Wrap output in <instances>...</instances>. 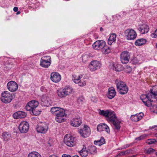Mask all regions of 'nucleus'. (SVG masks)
<instances>
[{"label":"nucleus","instance_id":"f257e3e1","mask_svg":"<svg viewBox=\"0 0 157 157\" xmlns=\"http://www.w3.org/2000/svg\"><path fill=\"white\" fill-rule=\"evenodd\" d=\"M99 113L100 115H103L107 117V120L108 122H112L115 130L118 131L121 128L120 122L117 120L113 111L109 110L105 111L100 110L99 111Z\"/></svg>","mask_w":157,"mask_h":157},{"label":"nucleus","instance_id":"f03ea898","mask_svg":"<svg viewBox=\"0 0 157 157\" xmlns=\"http://www.w3.org/2000/svg\"><path fill=\"white\" fill-rule=\"evenodd\" d=\"M117 91L121 94H126L128 91V88L126 84L121 80H117L115 81Z\"/></svg>","mask_w":157,"mask_h":157},{"label":"nucleus","instance_id":"7ed1b4c3","mask_svg":"<svg viewBox=\"0 0 157 157\" xmlns=\"http://www.w3.org/2000/svg\"><path fill=\"white\" fill-rule=\"evenodd\" d=\"M13 99V96L7 91H4L2 93L1 97V101L5 103H8L11 102Z\"/></svg>","mask_w":157,"mask_h":157},{"label":"nucleus","instance_id":"20e7f679","mask_svg":"<svg viewBox=\"0 0 157 157\" xmlns=\"http://www.w3.org/2000/svg\"><path fill=\"white\" fill-rule=\"evenodd\" d=\"M140 98L142 100L145 105L150 107L151 105V99L152 98L150 93L147 94H142L140 96Z\"/></svg>","mask_w":157,"mask_h":157},{"label":"nucleus","instance_id":"39448f33","mask_svg":"<svg viewBox=\"0 0 157 157\" xmlns=\"http://www.w3.org/2000/svg\"><path fill=\"white\" fill-rule=\"evenodd\" d=\"M65 115V111L63 108H60L56 113L55 119L56 121L58 122H62L64 121V118Z\"/></svg>","mask_w":157,"mask_h":157},{"label":"nucleus","instance_id":"423d86ee","mask_svg":"<svg viewBox=\"0 0 157 157\" xmlns=\"http://www.w3.org/2000/svg\"><path fill=\"white\" fill-rule=\"evenodd\" d=\"M65 144L68 146L73 147L76 144L74 138L70 135H66L64 138Z\"/></svg>","mask_w":157,"mask_h":157},{"label":"nucleus","instance_id":"0eeeda50","mask_svg":"<svg viewBox=\"0 0 157 157\" xmlns=\"http://www.w3.org/2000/svg\"><path fill=\"white\" fill-rule=\"evenodd\" d=\"M79 132L82 137L86 138L88 137L90 134V128L88 126L84 125L82 128L79 130Z\"/></svg>","mask_w":157,"mask_h":157},{"label":"nucleus","instance_id":"6e6552de","mask_svg":"<svg viewBox=\"0 0 157 157\" xmlns=\"http://www.w3.org/2000/svg\"><path fill=\"white\" fill-rule=\"evenodd\" d=\"M124 33L125 35L128 40L134 39L136 36V33L135 31L132 29H128L126 30Z\"/></svg>","mask_w":157,"mask_h":157},{"label":"nucleus","instance_id":"1a4fd4ad","mask_svg":"<svg viewBox=\"0 0 157 157\" xmlns=\"http://www.w3.org/2000/svg\"><path fill=\"white\" fill-rule=\"evenodd\" d=\"M101 66V64L98 61L94 60L90 62L88 67L90 71H93L100 69Z\"/></svg>","mask_w":157,"mask_h":157},{"label":"nucleus","instance_id":"9d476101","mask_svg":"<svg viewBox=\"0 0 157 157\" xmlns=\"http://www.w3.org/2000/svg\"><path fill=\"white\" fill-rule=\"evenodd\" d=\"M29 124L28 122L25 121L21 122L19 125L18 128L21 133H26L29 129Z\"/></svg>","mask_w":157,"mask_h":157},{"label":"nucleus","instance_id":"9b49d317","mask_svg":"<svg viewBox=\"0 0 157 157\" xmlns=\"http://www.w3.org/2000/svg\"><path fill=\"white\" fill-rule=\"evenodd\" d=\"M130 58V54L128 52L125 51L122 52L121 55V60L123 64H126L129 62Z\"/></svg>","mask_w":157,"mask_h":157},{"label":"nucleus","instance_id":"f8f14e48","mask_svg":"<svg viewBox=\"0 0 157 157\" xmlns=\"http://www.w3.org/2000/svg\"><path fill=\"white\" fill-rule=\"evenodd\" d=\"M39 103L37 101L32 100L29 102L25 106L26 109L28 111L36 108L38 105Z\"/></svg>","mask_w":157,"mask_h":157},{"label":"nucleus","instance_id":"ddd939ff","mask_svg":"<svg viewBox=\"0 0 157 157\" xmlns=\"http://www.w3.org/2000/svg\"><path fill=\"white\" fill-rule=\"evenodd\" d=\"M48 125L46 123L39 124L36 128L37 132L42 133H45L48 131Z\"/></svg>","mask_w":157,"mask_h":157},{"label":"nucleus","instance_id":"4468645a","mask_svg":"<svg viewBox=\"0 0 157 157\" xmlns=\"http://www.w3.org/2000/svg\"><path fill=\"white\" fill-rule=\"evenodd\" d=\"M105 45V42L102 40H99L95 42L93 44V48L95 50H100Z\"/></svg>","mask_w":157,"mask_h":157},{"label":"nucleus","instance_id":"2eb2a0df","mask_svg":"<svg viewBox=\"0 0 157 157\" xmlns=\"http://www.w3.org/2000/svg\"><path fill=\"white\" fill-rule=\"evenodd\" d=\"M7 87L8 90L12 92L16 91L18 88L17 84L13 81L9 82L7 84Z\"/></svg>","mask_w":157,"mask_h":157},{"label":"nucleus","instance_id":"dca6fc26","mask_svg":"<svg viewBox=\"0 0 157 157\" xmlns=\"http://www.w3.org/2000/svg\"><path fill=\"white\" fill-rule=\"evenodd\" d=\"M50 78L52 82L57 83L60 81L61 76L58 72H54L51 73Z\"/></svg>","mask_w":157,"mask_h":157},{"label":"nucleus","instance_id":"f3484780","mask_svg":"<svg viewBox=\"0 0 157 157\" xmlns=\"http://www.w3.org/2000/svg\"><path fill=\"white\" fill-rule=\"evenodd\" d=\"M40 100L42 102L41 104L44 106H47L52 103L51 99L46 95H43L41 98Z\"/></svg>","mask_w":157,"mask_h":157},{"label":"nucleus","instance_id":"a211bd4d","mask_svg":"<svg viewBox=\"0 0 157 157\" xmlns=\"http://www.w3.org/2000/svg\"><path fill=\"white\" fill-rule=\"evenodd\" d=\"M26 115V113L24 112L18 111L14 113L13 116L14 119L23 118L25 117Z\"/></svg>","mask_w":157,"mask_h":157},{"label":"nucleus","instance_id":"6ab92c4d","mask_svg":"<svg viewBox=\"0 0 157 157\" xmlns=\"http://www.w3.org/2000/svg\"><path fill=\"white\" fill-rule=\"evenodd\" d=\"M97 129L99 132L105 130L108 133H109L110 132L109 127L106 124L104 123H101L99 124L97 126Z\"/></svg>","mask_w":157,"mask_h":157},{"label":"nucleus","instance_id":"aec40b11","mask_svg":"<svg viewBox=\"0 0 157 157\" xmlns=\"http://www.w3.org/2000/svg\"><path fill=\"white\" fill-rule=\"evenodd\" d=\"M82 123V120L79 117L76 116L72 120L71 124L73 126L78 127Z\"/></svg>","mask_w":157,"mask_h":157},{"label":"nucleus","instance_id":"412c9836","mask_svg":"<svg viewBox=\"0 0 157 157\" xmlns=\"http://www.w3.org/2000/svg\"><path fill=\"white\" fill-rule=\"evenodd\" d=\"M48 57L49 58L47 59L41 58L40 65L42 67L48 68L50 66L51 61L49 56Z\"/></svg>","mask_w":157,"mask_h":157},{"label":"nucleus","instance_id":"4be33fe9","mask_svg":"<svg viewBox=\"0 0 157 157\" xmlns=\"http://www.w3.org/2000/svg\"><path fill=\"white\" fill-rule=\"evenodd\" d=\"M140 27L139 28L138 30L140 32L141 34H144L147 33L149 30V27L148 26L145 24L140 25Z\"/></svg>","mask_w":157,"mask_h":157},{"label":"nucleus","instance_id":"5701e85b","mask_svg":"<svg viewBox=\"0 0 157 157\" xmlns=\"http://www.w3.org/2000/svg\"><path fill=\"white\" fill-rule=\"evenodd\" d=\"M116 94V92L113 88L111 87L109 88L107 95L109 99H112L115 96Z\"/></svg>","mask_w":157,"mask_h":157},{"label":"nucleus","instance_id":"b1692460","mask_svg":"<svg viewBox=\"0 0 157 157\" xmlns=\"http://www.w3.org/2000/svg\"><path fill=\"white\" fill-rule=\"evenodd\" d=\"M112 66L113 69L117 71H120L123 69L122 66L120 64L112 63Z\"/></svg>","mask_w":157,"mask_h":157},{"label":"nucleus","instance_id":"393cba45","mask_svg":"<svg viewBox=\"0 0 157 157\" xmlns=\"http://www.w3.org/2000/svg\"><path fill=\"white\" fill-rule=\"evenodd\" d=\"M149 93L152 98H155V96H157V86H154L152 89H151Z\"/></svg>","mask_w":157,"mask_h":157},{"label":"nucleus","instance_id":"a878e982","mask_svg":"<svg viewBox=\"0 0 157 157\" xmlns=\"http://www.w3.org/2000/svg\"><path fill=\"white\" fill-rule=\"evenodd\" d=\"M146 41L147 40L144 39H140L136 41L135 44L136 46H140L145 44Z\"/></svg>","mask_w":157,"mask_h":157},{"label":"nucleus","instance_id":"bb28decb","mask_svg":"<svg viewBox=\"0 0 157 157\" xmlns=\"http://www.w3.org/2000/svg\"><path fill=\"white\" fill-rule=\"evenodd\" d=\"M63 90L66 96L71 94L73 91V89L70 86L66 87Z\"/></svg>","mask_w":157,"mask_h":157},{"label":"nucleus","instance_id":"cd10ccee","mask_svg":"<svg viewBox=\"0 0 157 157\" xmlns=\"http://www.w3.org/2000/svg\"><path fill=\"white\" fill-rule=\"evenodd\" d=\"M86 147L83 148L82 150L79 152V153L80 155L82 157H86L88 154V150H86Z\"/></svg>","mask_w":157,"mask_h":157},{"label":"nucleus","instance_id":"c85d7f7f","mask_svg":"<svg viewBox=\"0 0 157 157\" xmlns=\"http://www.w3.org/2000/svg\"><path fill=\"white\" fill-rule=\"evenodd\" d=\"M80 78L79 75L77 76L75 75H72V79L75 83H78L80 82Z\"/></svg>","mask_w":157,"mask_h":157},{"label":"nucleus","instance_id":"c756f323","mask_svg":"<svg viewBox=\"0 0 157 157\" xmlns=\"http://www.w3.org/2000/svg\"><path fill=\"white\" fill-rule=\"evenodd\" d=\"M88 150V152L92 154H94L97 152V148L94 146H91L89 147Z\"/></svg>","mask_w":157,"mask_h":157},{"label":"nucleus","instance_id":"7c9ffc66","mask_svg":"<svg viewBox=\"0 0 157 157\" xmlns=\"http://www.w3.org/2000/svg\"><path fill=\"white\" fill-rule=\"evenodd\" d=\"M141 117L138 116L137 114L135 115H132L131 117V119L133 121L137 122L141 119Z\"/></svg>","mask_w":157,"mask_h":157},{"label":"nucleus","instance_id":"2f4dec72","mask_svg":"<svg viewBox=\"0 0 157 157\" xmlns=\"http://www.w3.org/2000/svg\"><path fill=\"white\" fill-rule=\"evenodd\" d=\"M2 136L5 141H8L10 138V135L7 132H4L2 133Z\"/></svg>","mask_w":157,"mask_h":157},{"label":"nucleus","instance_id":"473e14b6","mask_svg":"<svg viewBox=\"0 0 157 157\" xmlns=\"http://www.w3.org/2000/svg\"><path fill=\"white\" fill-rule=\"evenodd\" d=\"M28 157H41V156L38 152L34 151L30 153L28 155Z\"/></svg>","mask_w":157,"mask_h":157},{"label":"nucleus","instance_id":"72a5a7b5","mask_svg":"<svg viewBox=\"0 0 157 157\" xmlns=\"http://www.w3.org/2000/svg\"><path fill=\"white\" fill-rule=\"evenodd\" d=\"M102 51L105 54L109 53L110 52V48L109 47L105 46V45L102 49Z\"/></svg>","mask_w":157,"mask_h":157},{"label":"nucleus","instance_id":"f704fd0d","mask_svg":"<svg viewBox=\"0 0 157 157\" xmlns=\"http://www.w3.org/2000/svg\"><path fill=\"white\" fill-rule=\"evenodd\" d=\"M30 113L32 115H37L40 114L41 112L40 111L35 109H34L31 111Z\"/></svg>","mask_w":157,"mask_h":157},{"label":"nucleus","instance_id":"c9c22d12","mask_svg":"<svg viewBox=\"0 0 157 157\" xmlns=\"http://www.w3.org/2000/svg\"><path fill=\"white\" fill-rule=\"evenodd\" d=\"M57 93L58 95L60 97L62 98L66 96L64 94L63 89L58 90Z\"/></svg>","mask_w":157,"mask_h":157},{"label":"nucleus","instance_id":"e433bc0d","mask_svg":"<svg viewBox=\"0 0 157 157\" xmlns=\"http://www.w3.org/2000/svg\"><path fill=\"white\" fill-rule=\"evenodd\" d=\"M116 35L115 33H113L110 35L109 40L111 41L114 42L116 40Z\"/></svg>","mask_w":157,"mask_h":157},{"label":"nucleus","instance_id":"4c0bfd02","mask_svg":"<svg viewBox=\"0 0 157 157\" xmlns=\"http://www.w3.org/2000/svg\"><path fill=\"white\" fill-rule=\"evenodd\" d=\"M60 108L59 107H53L51 108V111L52 113H54L56 115V113H57V111H58Z\"/></svg>","mask_w":157,"mask_h":157},{"label":"nucleus","instance_id":"58836bf2","mask_svg":"<svg viewBox=\"0 0 157 157\" xmlns=\"http://www.w3.org/2000/svg\"><path fill=\"white\" fill-rule=\"evenodd\" d=\"M155 151V150L152 148H149L145 150V152L147 154H151Z\"/></svg>","mask_w":157,"mask_h":157},{"label":"nucleus","instance_id":"ea45409f","mask_svg":"<svg viewBox=\"0 0 157 157\" xmlns=\"http://www.w3.org/2000/svg\"><path fill=\"white\" fill-rule=\"evenodd\" d=\"M156 142V140L154 139H150L148 140L147 143L149 144H153Z\"/></svg>","mask_w":157,"mask_h":157},{"label":"nucleus","instance_id":"a19ab883","mask_svg":"<svg viewBox=\"0 0 157 157\" xmlns=\"http://www.w3.org/2000/svg\"><path fill=\"white\" fill-rule=\"evenodd\" d=\"M79 85L81 86H83L86 84V82L84 80L82 79L81 80L80 82L78 83Z\"/></svg>","mask_w":157,"mask_h":157},{"label":"nucleus","instance_id":"79ce46f5","mask_svg":"<svg viewBox=\"0 0 157 157\" xmlns=\"http://www.w3.org/2000/svg\"><path fill=\"white\" fill-rule=\"evenodd\" d=\"M84 99L82 98V97H80L77 100L78 102L79 103V104H82L83 102L84 101Z\"/></svg>","mask_w":157,"mask_h":157},{"label":"nucleus","instance_id":"37998d69","mask_svg":"<svg viewBox=\"0 0 157 157\" xmlns=\"http://www.w3.org/2000/svg\"><path fill=\"white\" fill-rule=\"evenodd\" d=\"M146 135H142L140 136L137 138L136 139V140H141L143 139L145 137H146Z\"/></svg>","mask_w":157,"mask_h":157},{"label":"nucleus","instance_id":"c03bdc74","mask_svg":"<svg viewBox=\"0 0 157 157\" xmlns=\"http://www.w3.org/2000/svg\"><path fill=\"white\" fill-rule=\"evenodd\" d=\"M99 141L101 143L100 144L101 145L105 143V140L104 138L102 137H101L100 140H99Z\"/></svg>","mask_w":157,"mask_h":157},{"label":"nucleus","instance_id":"a18cd8bd","mask_svg":"<svg viewBox=\"0 0 157 157\" xmlns=\"http://www.w3.org/2000/svg\"><path fill=\"white\" fill-rule=\"evenodd\" d=\"M94 143L96 145H98L99 146H100L101 145L100 144H101V143L100 142L99 140L97 141H94Z\"/></svg>","mask_w":157,"mask_h":157},{"label":"nucleus","instance_id":"49530a36","mask_svg":"<svg viewBox=\"0 0 157 157\" xmlns=\"http://www.w3.org/2000/svg\"><path fill=\"white\" fill-rule=\"evenodd\" d=\"M151 36L152 38H156L157 37V35L155 32L154 33H152L151 34Z\"/></svg>","mask_w":157,"mask_h":157},{"label":"nucleus","instance_id":"de8ad7c7","mask_svg":"<svg viewBox=\"0 0 157 157\" xmlns=\"http://www.w3.org/2000/svg\"><path fill=\"white\" fill-rule=\"evenodd\" d=\"M137 58H134L133 60V62L135 63H139V62L138 61H137Z\"/></svg>","mask_w":157,"mask_h":157},{"label":"nucleus","instance_id":"09e8293b","mask_svg":"<svg viewBox=\"0 0 157 157\" xmlns=\"http://www.w3.org/2000/svg\"><path fill=\"white\" fill-rule=\"evenodd\" d=\"M62 157H71V156L69 155L63 154Z\"/></svg>","mask_w":157,"mask_h":157},{"label":"nucleus","instance_id":"8fccbe9b","mask_svg":"<svg viewBox=\"0 0 157 157\" xmlns=\"http://www.w3.org/2000/svg\"><path fill=\"white\" fill-rule=\"evenodd\" d=\"M124 155V153L123 151H122L121 152L119 153L118 154L119 156H121Z\"/></svg>","mask_w":157,"mask_h":157},{"label":"nucleus","instance_id":"3c124183","mask_svg":"<svg viewBox=\"0 0 157 157\" xmlns=\"http://www.w3.org/2000/svg\"><path fill=\"white\" fill-rule=\"evenodd\" d=\"M18 8L17 7H14L13 10L15 12H16L17 11Z\"/></svg>","mask_w":157,"mask_h":157},{"label":"nucleus","instance_id":"603ef678","mask_svg":"<svg viewBox=\"0 0 157 157\" xmlns=\"http://www.w3.org/2000/svg\"><path fill=\"white\" fill-rule=\"evenodd\" d=\"M132 144H127L125 145L126 147L127 148H128L130 147V146H132Z\"/></svg>","mask_w":157,"mask_h":157},{"label":"nucleus","instance_id":"864d4df0","mask_svg":"<svg viewBox=\"0 0 157 157\" xmlns=\"http://www.w3.org/2000/svg\"><path fill=\"white\" fill-rule=\"evenodd\" d=\"M113 42L111 41H110L108 40V44L109 45H111L112 44V43H113Z\"/></svg>","mask_w":157,"mask_h":157},{"label":"nucleus","instance_id":"5fc2aeb1","mask_svg":"<svg viewBox=\"0 0 157 157\" xmlns=\"http://www.w3.org/2000/svg\"><path fill=\"white\" fill-rule=\"evenodd\" d=\"M140 116H139V114H138V116H139V117H141V119H142V117H143L144 115V114L143 113H140Z\"/></svg>","mask_w":157,"mask_h":157},{"label":"nucleus","instance_id":"6e6d98bb","mask_svg":"<svg viewBox=\"0 0 157 157\" xmlns=\"http://www.w3.org/2000/svg\"><path fill=\"white\" fill-rule=\"evenodd\" d=\"M157 127V126L156 125H154L153 126H152V127H150V129H153V128H155V127Z\"/></svg>","mask_w":157,"mask_h":157},{"label":"nucleus","instance_id":"4d7b16f0","mask_svg":"<svg viewBox=\"0 0 157 157\" xmlns=\"http://www.w3.org/2000/svg\"><path fill=\"white\" fill-rule=\"evenodd\" d=\"M127 148V147H126L125 145H124L121 148V149H125Z\"/></svg>","mask_w":157,"mask_h":157},{"label":"nucleus","instance_id":"13d9d810","mask_svg":"<svg viewBox=\"0 0 157 157\" xmlns=\"http://www.w3.org/2000/svg\"><path fill=\"white\" fill-rule=\"evenodd\" d=\"M49 157H58L56 155H50Z\"/></svg>","mask_w":157,"mask_h":157},{"label":"nucleus","instance_id":"bf43d9fd","mask_svg":"<svg viewBox=\"0 0 157 157\" xmlns=\"http://www.w3.org/2000/svg\"><path fill=\"white\" fill-rule=\"evenodd\" d=\"M124 152V155L125 154H128L129 153V152L128 151H126Z\"/></svg>","mask_w":157,"mask_h":157},{"label":"nucleus","instance_id":"052dcab7","mask_svg":"<svg viewBox=\"0 0 157 157\" xmlns=\"http://www.w3.org/2000/svg\"><path fill=\"white\" fill-rule=\"evenodd\" d=\"M87 56V55H84L82 57V60L83 59V58H85Z\"/></svg>","mask_w":157,"mask_h":157},{"label":"nucleus","instance_id":"680f3d73","mask_svg":"<svg viewBox=\"0 0 157 157\" xmlns=\"http://www.w3.org/2000/svg\"><path fill=\"white\" fill-rule=\"evenodd\" d=\"M21 13L20 12V11H18L17 12V13L16 14L18 15V14H20V13Z\"/></svg>","mask_w":157,"mask_h":157},{"label":"nucleus","instance_id":"e2e57ef3","mask_svg":"<svg viewBox=\"0 0 157 157\" xmlns=\"http://www.w3.org/2000/svg\"><path fill=\"white\" fill-rule=\"evenodd\" d=\"M129 72H130L131 71V69L130 67H129Z\"/></svg>","mask_w":157,"mask_h":157},{"label":"nucleus","instance_id":"0e129e2a","mask_svg":"<svg viewBox=\"0 0 157 157\" xmlns=\"http://www.w3.org/2000/svg\"><path fill=\"white\" fill-rule=\"evenodd\" d=\"M100 31H102L103 30V29L102 27H101L100 29Z\"/></svg>","mask_w":157,"mask_h":157},{"label":"nucleus","instance_id":"69168bd1","mask_svg":"<svg viewBox=\"0 0 157 157\" xmlns=\"http://www.w3.org/2000/svg\"><path fill=\"white\" fill-rule=\"evenodd\" d=\"M73 157H79L78 155H75V156H74Z\"/></svg>","mask_w":157,"mask_h":157},{"label":"nucleus","instance_id":"338daca9","mask_svg":"<svg viewBox=\"0 0 157 157\" xmlns=\"http://www.w3.org/2000/svg\"><path fill=\"white\" fill-rule=\"evenodd\" d=\"M94 102H96L97 101V99L96 98H95V101H93Z\"/></svg>","mask_w":157,"mask_h":157},{"label":"nucleus","instance_id":"774afa93","mask_svg":"<svg viewBox=\"0 0 157 157\" xmlns=\"http://www.w3.org/2000/svg\"><path fill=\"white\" fill-rule=\"evenodd\" d=\"M155 137H157V133L155 134Z\"/></svg>","mask_w":157,"mask_h":157}]
</instances>
